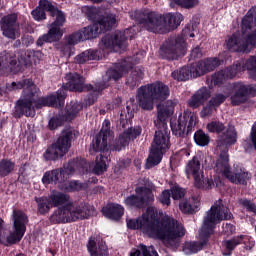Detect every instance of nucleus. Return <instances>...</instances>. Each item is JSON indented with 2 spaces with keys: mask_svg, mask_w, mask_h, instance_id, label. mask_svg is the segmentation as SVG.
<instances>
[{
  "mask_svg": "<svg viewBox=\"0 0 256 256\" xmlns=\"http://www.w3.org/2000/svg\"><path fill=\"white\" fill-rule=\"evenodd\" d=\"M128 229L141 231L148 237L160 239L166 247H177L179 237L185 235L183 225L172 217L165 216L161 221L157 219V208L148 207L146 213L135 219L127 220Z\"/></svg>",
  "mask_w": 256,
  "mask_h": 256,
  "instance_id": "1",
  "label": "nucleus"
},
{
  "mask_svg": "<svg viewBox=\"0 0 256 256\" xmlns=\"http://www.w3.org/2000/svg\"><path fill=\"white\" fill-rule=\"evenodd\" d=\"M92 169L93 173L96 175H102L107 171L109 167V158L100 154L96 157L95 165L87 164L85 160H76L70 162L63 169H56L53 171L46 172L42 177V183L44 185H49V183L58 184V187L62 191H81L87 189V183H80L79 181L65 182L70 175H75V173H87L89 169Z\"/></svg>",
  "mask_w": 256,
  "mask_h": 256,
  "instance_id": "2",
  "label": "nucleus"
},
{
  "mask_svg": "<svg viewBox=\"0 0 256 256\" xmlns=\"http://www.w3.org/2000/svg\"><path fill=\"white\" fill-rule=\"evenodd\" d=\"M7 89L8 91L24 89L23 95L16 103V117H21V115L35 117V109H41V107H61L67 95L65 89H60L55 94L39 98L37 96V86L31 80L12 82L7 85Z\"/></svg>",
  "mask_w": 256,
  "mask_h": 256,
  "instance_id": "3",
  "label": "nucleus"
},
{
  "mask_svg": "<svg viewBox=\"0 0 256 256\" xmlns=\"http://www.w3.org/2000/svg\"><path fill=\"white\" fill-rule=\"evenodd\" d=\"M39 213H47L52 207H59L50 217L52 223H71L89 217V209L85 204L71 201L65 193L54 191L49 198H36Z\"/></svg>",
  "mask_w": 256,
  "mask_h": 256,
  "instance_id": "4",
  "label": "nucleus"
},
{
  "mask_svg": "<svg viewBox=\"0 0 256 256\" xmlns=\"http://www.w3.org/2000/svg\"><path fill=\"white\" fill-rule=\"evenodd\" d=\"M175 105L177 102L168 100L157 106L158 109V119L155 121V125L158 127L162 126V130H158L155 133L154 140L151 145L150 155L147 158L146 169H151L155 165L161 163L163 159V153L169 149L171 143L169 142V130L165 127L166 119H169L175 111Z\"/></svg>",
  "mask_w": 256,
  "mask_h": 256,
  "instance_id": "5",
  "label": "nucleus"
},
{
  "mask_svg": "<svg viewBox=\"0 0 256 256\" xmlns=\"http://www.w3.org/2000/svg\"><path fill=\"white\" fill-rule=\"evenodd\" d=\"M233 214L227 206L223 205V200H217L204 217L203 225L199 231V239L201 242H186L183 246L185 255H193L203 249V245L207 243L210 235H213V229L217 223L231 219Z\"/></svg>",
  "mask_w": 256,
  "mask_h": 256,
  "instance_id": "6",
  "label": "nucleus"
},
{
  "mask_svg": "<svg viewBox=\"0 0 256 256\" xmlns=\"http://www.w3.org/2000/svg\"><path fill=\"white\" fill-rule=\"evenodd\" d=\"M130 17L151 33H167L171 29H177L183 21L181 13H168L163 16L157 12L136 10L130 13Z\"/></svg>",
  "mask_w": 256,
  "mask_h": 256,
  "instance_id": "7",
  "label": "nucleus"
},
{
  "mask_svg": "<svg viewBox=\"0 0 256 256\" xmlns=\"http://www.w3.org/2000/svg\"><path fill=\"white\" fill-rule=\"evenodd\" d=\"M45 11H49L51 17H54L55 20L51 24L48 33L37 40V45L40 47L43 43H53V41H59V39L63 37V29H61V27H63L66 20L63 11L55 8V6L47 0H40L39 7L33 10L31 15L35 21H43L46 19Z\"/></svg>",
  "mask_w": 256,
  "mask_h": 256,
  "instance_id": "8",
  "label": "nucleus"
},
{
  "mask_svg": "<svg viewBox=\"0 0 256 256\" xmlns=\"http://www.w3.org/2000/svg\"><path fill=\"white\" fill-rule=\"evenodd\" d=\"M256 8L248 11L242 19V33L234 34L226 41L229 51H238L239 53H249L253 47H256Z\"/></svg>",
  "mask_w": 256,
  "mask_h": 256,
  "instance_id": "9",
  "label": "nucleus"
},
{
  "mask_svg": "<svg viewBox=\"0 0 256 256\" xmlns=\"http://www.w3.org/2000/svg\"><path fill=\"white\" fill-rule=\"evenodd\" d=\"M117 23V18L115 15L110 14L108 16H103L96 23L91 26L85 27L78 32L68 36L66 42L68 45H77L81 41H87V39H95V37L109 31L111 27H115Z\"/></svg>",
  "mask_w": 256,
  "mask_h": 256,
  "instance_id": "10",
  "label": "nucleus"
},
{
  "mask_svg": "<svg viewBox=\"0 0 256 256\" xmlns=\"http://www.w3.org/2000/svg\"><path fill=\"white\" fill-rule=\"evenodd\" d=\"M169 97V87L163 82H155L138 89L137 99L142 109L151 111L155 101H165Z\"/></svg>",
  "mask_w": 256,
  "mask_h": 256,
  "instance_id": "11",
  "label": "nucleus"
},
{
  "mask_svg": "<svg viewBox=\"0 0 256 256\" xmlns=\"http://www.w3.org/2000/svg\"><path fill=\"white\" fill-rule=\"evenodd\" d=\"M219 65H221L219 59L208 58L193 64L191 67H184L172 72V77L176 79V81H187L191 79V77H201V75L213 71V69H216Z\"/></svg>",
  "mask_w": 256,
  "mask_h": 256,
  "instance_id": "12",
  "label": "nucleus"
},
{
  "mask_svg": "<svg viewBox=\"0 0 256 256\" xmlns=\"http://www.w3.org/2000/svg\"><path fill=\"white\" fill-rule=\"evenodd\" d=\"M249 71V75L252 79L256 80V56H250L247 60L242 61V63H236L230 68H226L211 77L210 87L213 85H219V83H223L226 79H233L237 75V73H241V71Z\"/></svg>",
  "mask_w": 256,
  "mask_h": 256,
  "instance_id": "13",
  "label": "nucleus"
},
{
  "mask_svg": "<svg viewBox=\"0 0 256 256\" xmlns=\"http://www.w3.org/2000/svg\"><path fill=\"white\" fill-rule=\"evenodd\" d=\"M214 171L217 175L226 177L231 183H235L236 185H245L249 179V173L243 168H236L233 172L230 171L229 154L225 151L221 152L216 160Z\"/></svg>",
  "mask_w": 256,
  "mask_h": 256,
  "instance_id": "14",
  "label": "nucleus"
},
{
  "mask_svg": "<svg viewBox=\"0 0 256 256\" xmlns=\"http://www.w3.org/2000/svg\"><path fill=\"white\" fill-rule=\"evenodd\" d=\"M186 175L188 179L193 177L194 185L198 189H213L219 185L220 179L214 176V179L207 178L201 170V162H199V157L195 156L191 161L188 162L186 166Z\"/></svg>",
  "mask_w": 256,
  "mask_h": 256,
  "instance_id": "15",
  "label": "nucleus"
},
{
  "mask_svg": "<svg viewBox=\"0 0 256 256\" xmlns=\"http://www.w3.org/2000/svg\"><path fill=\"white\" fill-rule=\"evenodd\" d=\"M184 36H178L167 40L160 48V55L164 59H177L185 55V37H195L194 33L189 34V28L183 30Z\"/></svg>",
  "mask_w": 256,
  "mask_h": 256,
  "instance_id": "16",
  "label": "nucleus"
},
{
  "mask_svg": "<svg viewBox=\"0 0 256 256\" xmlns=\"http://www.w3.org/2000/svg\"><path fill=\"white\" fill-rule=\"evenodd\" d=\"M71 139H73V132L69 129L63 131L57 141L46 150L45 159L55 161L67 155L71 149Z\"/></svg>",
  "mask_w": 256,
  "mask_h": 256,
  "instance_id": "17",
  "label": "nucleus"
},
{
  "mask_svg": "<svg viewBox=\"0 0 256 256\" xmlns=\"http://www.w3.org/2000/svg\"><path fill=\"white\" fill-rule=\"evenodd\" d=\"M153 189V183L149 180H144V186L136 188V196H128L125 199V205L127 207H144L147 203H151L155 200V196L151 191Z\"/></svg>",
  "mask_w": 256,
  "mask_h": 256,
  "instance_id": "18",
  "label": "nucleus"
},
{
  "mask_svg": "<svg viewBox=\"0 0 256 256\" xmlns=\"http://www.w3.org/2000/svg\"><path fill=\"white\" fill-rule=\"evenodd\" d=\"M132 31H135V28H130L124 32L118 31L103 37L100 42V49H108V51H115L116 53L125 51L127 48V37H129V33Z\"/></svg>",
  "mask_w": 256,
  "mask_h": 256,
  "instance_id": "19",
  "label": "nucleus"
},
{
  "mask_svg": "<svg viewBox=\"0 0 256 256\" xmlns=\"http://www.w3.org/2000/svg\"><path fill=\"white\" fill-rule=\"evenodd\" d=\"M27 215L23 213L21 210L13 211V232L7 237V242L11 245L15 243H19L21 239H23V235H25V231L27 229Z\"/></svg>",
  "mask_w": 256,
  "mask_h": 256,
  "instance_id": "20",
  "label": "nucleus"
},
{
  "mask_svg": "<svg viewBox=\"0 0 256 256\" xmlns=\"http://www.w3.org/2000/svg\"><path fill=\"white\" fill-rule=\"evenodd\" d=\"M197 125V116L195 114H181L177 120L170 123L172 133L176 137H185V133H189L193 127Z\"/></svg>",
  "mask_w": 256,
  "mask_h": 256,
  "instance_id": "21",
  "label": "nucleus"
},
{
  "mask_svg": "<svg viewBox=\"0 0 256 256\" xmlns=\"http://www.w3.org/2000/svg\"><path fill=\"white\" fill-rule=\"evenodd\" d=\"M111 122L109 120H105L102 124V129L98 136L92 142V146L90 147V153H97L99 151H105L107 149V141L111 139Z\"/></svg>",
  "mask_w": 256,
  "mask_h": 256,
  "instance_id": "22",
  "label": "nucleus"
},
{
  "mask_svg": "<svg viewBox=\"0 0 256 256\" xmlns=\"http://www.w3.org/2000/svg\"><path fill=\"white\" fill-rule=\"evenodd\" d=\"M233 91L234 94L231 95L232 105H241L247 101L251 93H256V86L238 82L233 85Z\"/></svg>",
  "mask_w": 256,
  "mask_h": 256,
  "instance_id": "23",
  "label": "nucleus"
},
{
  "mask_svg": "<svg viewBox=\"0 0 256 256\" xmlns=\"http://www.w3.org/2000/svg\"><path fill=\"white\" fill-rule=\"evenodd\" d=\"M243 244L245 249H253L255 247V240L251 236L240 235L235 236L230 240H226L223 242V246L226 249V252L223 253L224 256H229L233 253L234 249L237 245Z\"/></svg>",
  "mask_w": 256,
  "mask_h": 256,
  "instance_id": "24",
  "label": "nucleus"
},
{
  "mask_svg": "<svg viewBox=\"0 0 256 256\" xmlns=\"http://www.w3.org/2000/svg\"><path fill=\"white\" fill-rule=\"evenodd\" d=\"M1 29L4 37H7L8 39H17L20 35L17 15L11 14L2 18Z\"/></svg>",
  "mask_w": 256,
  "mask_h": 256,
  "instance_id": "25",
  "label": "nucleus"
},
{
  "mask_svg": "<svg viewBox=\"0 0 256 256\" xmlns=\"http://www.w3.org/2000/svg\"><path fill=\"white\" fill-rule=\"evenodd\" d=\"M66 79L68 80V83L64 86L65 89H68L69 91H91L93 90L92 85H86L85 86V79L77 73H69L66 75Z\"/></svg>",
  "mask_w": 256,
  "mask_h": 256,
  "instance_id": "26",
  "label": "nucleus"
},
{
  "mask_svg": "<svg viewBox=\"0 0 256 256\" xmlns=\"http://www.w3.org/2000/svg\"><path fill=\"white\" fill-rule=\"evenodd\" d=\"M87 247L91 256H109V249L104 241H97V239L91 238Z\"/></svg>",
  "mask_w": 256,
  "mask_h": 256,
  "instance_id": "27",
  "label": "nucleus"
},
{
  "mask_svg": "<svg viewBox=\"0 0 256 256\" xmlns=\"http://www.w3.org/2000/svg\"><path fill=\"white\" fill-rule=\"evenodd\" d=\"M200 205H201V200L199 199V197L194 196L189 199L182 200L179 204V209L182 213L191 215L199 211Z\"/></svg>",
  "mask_w": 256,
  "mask_h": 256,
  "instance_id": "28",
  "label": "nucleus"
},
{
  "mask_svg": "<svg viewBox=\"0 0 256 256\" xmlns=\"http://www.w3.org/2000/svg\"><path fill=\"white\" fill-rule=\"evenodd\" d=\"M131 60L127 59L121 64H118L114 67V69H110L106 73V77L109 79H114V81H117V79H121L129 69H133V66H131Z\"/></svg>",
  "mask_w": 256,
  "mask_h": 256,
  "instance_id": "29",
  "label": "nucleus"
},
{
  "mask_svg": "<svg viewBox=\"0 0 256 256\" xmlns=\"http://www.w3.org/2000/svg\"><path fill=\"white\" fill-rule=\"evenodd\" d=\"M29 65V61L27 60H19L17 64V60L10 59L9 65H7L5 62H0V75H3L4 73H9L11 71L12 73H19L21 71V68L27 67Z\"/></svg>",
  "mask_w": 256,
  "mask_h": 256,
  "instance_id": "30",
  "label": "nucleus"
},
{
  "mask_svg": "<svg viewBox=\"0 0 256 256\" xmlns=\"http://www.w3.org/2000/svg\"><path fill=\"white\" fill-rule=\"evenodd\" d=\"M102 213L104 217H107V219L118 221V219H121V217H123V213H125V208H123V206L119 204H108L102 209Z\"/></svg>",
  "mask_w": 256,
  "mask_h": 256,
  "instance_id": "31",
  "label": "nucleus"
},
{
  "mask_svg": "<svg viewBox=\"0 0 256 256\" xmlns=\"http://www.w3.org/2000/svg\"><path fill=\"white\" fill-rule=\"evenodd\" d=\"M211 97V92L207 88H201L196 94L189 100L188 105L193 109H197L200 105H203L207 99Z\"/></svg>",
  "mask_w": 256,
  "mask_h": 256,
  "instance_id": "32",
  "label": "nucleus"
},
{
  "mask_svg": "<svg viewBox=\"0 0 256 256\" xmlns=\"http://www.w3.org/2000/svg\"><path fill=\"white\" fill-rule=\"evenodd\" d=\"M82 109L83 105H81V103L77 101H71L66 105L65 111L62 114L63 119L65 121H73V119H75V117H77L79 113H81Z\"/></svg>",
  "mask_w": 256,
  "mask_h": 256,
  "instance_id": "33",
  "label": "nucleus"
},
{
  "mask_svg": "<svg viewBox=\"0 0 256 256\" xmlns=\"http://www.w3.org/2000/svg\"><path fill=\"white\" fill-rule=\"evenodd\" d=\"M237 141V132H235V127L229 126L226 133H224L218 140L219 149H224V147H229Z\"/></svg>",
  "mask_w": 256,
  "mask_h": 256,
  "instance_id": "34",
  "label": "nucleus"
},
{
  "mask_svg": "<svg viewBox=\"0 0 256 256\" xmlns=\"http://www.w3.org/2000/svg\"><path fill=\"white\" fill-rule=\"evenodd\" d=\"M139 135H141V129L139 127L130 128L120 136L118 143H120L121 147H125L129 141L137 139Z\"/></svg>",
  "mask_w": 256,
  "mask_h": 256,
  "instance_id": "35",
  "label": "nucleus"
},
{
  "mask_svg": "<svg viewBox=\"0 0 256 256\" xmlns=\"http://www.w3.org/2000/svg\"><path fill=\"white\" fill-rule=\"evenodd\" d=\"M99 57V51L90 49L76 56V61L77 63H87V61H97Z\"/></svg>",
  "mask_w": 256,
  "mask_h": 256,
  "instance_id": "36",
  "label": "nucleus"
},
{
  "mask_svg": "<svg viewBox=\"0 0 256 256\" xmlns=\"http://www.w3.org/2000/svg\"><path fill=\"white\" fill-rule=\"evenodd\" d=\"M141 253L143 256H159V254H157V251H155V248H153V246H145L143 244H140L138 249H133L130 252V256H141Z\"/></svg>",
  "mask_w": 256,
  "mask_h": 256,
  "instance_id": "37",
  "label": "nucleus"
},
{
  "mask_svg": "<svg viewBox=\"0 0 256 256\" xmlns=\"http://www.w3.org/2000/svg\"><path fill=\"white\" fill-rule=\"evenodd\" d=\"M184 7L189 9L199 5V0H170V7Z\"/></svg>",
  "mask_w": 256,
  "mask_h": 256,
  "instance_id": "38",
  "label": "nucleus"
},
{
  "mask_svg": "<svg viewBox=\"0 0 256 256\" xmlns=\"http://www.w3.org/2000/svg\"><path fill=\"white\" fill-rule=\"evenodd\" d=\"M15 169V163L11 160H2L0 161V175L5 177Z\"/></svg>",
  "mask_w": 256,
  "mask_h": 256,
  "instance_id": "39",
  "label": "nucleus"
},
{
  "mask_svg": "<svg viewBox=\"0 0 256 256\" xmlns=\"http://www.w3.org/2000/svg\"><path fill=\"white\" fill-rule=\"evenodd\" d=\"M194 140L197 145H200V147H205V145H209V136L201 130L197 131L194 134Z\"/></svg>",
  "mask_w": 256,
  "mask_h": 256,
  "instance_id": "40",
  "label": "nucleus"
},
{
  "mask_svg": "<svg viewBox=\"0 0 256 256\" xmlns=\"http://www.w3.org/2000/svg\"><path fill=\"white\" fill-rule=\"evenodd\" d=\"M140 79H143V70H141L139 67H135L131 71V77L127 79V83L130 85H135L137 81H140Z\"/></svg>",
  "mask_w": 256,
  "mask_h": 256,
  "instance_id": "41",
  "label": "nucleus"
},
{
  "mask_svg": "<svg viewBox=\"0 0 256 256\" xmlns=\"http://www.w3.org/2000/svg\"><path fill=\"white\" fill-rule=\"evenodd\" d=\"M158 201L162 203V205L169 207V205H171V190L162 191V193L158 196Z\"/></svg>",
  "mask_w": 256,
  "mask_h": 256,
  "instance_id": "42",
  "label": "nucleus"
},
{
  "mask_svg": "<svg viewBox=\"0 0 256 256\" xmlns=\"http://www.w3.org/2000/svg\"><path fill=\"white\" fill-rule=\"evenodd\" d=\"M82 13H85V15H86V17H88V19L95 21V19H97L98 10L95 7L84 6V7H82Z\"/></svg>",
  "mask_w": 256,
  "mask_h": 256,
  "instance_id": "43",
  "label": "nucleus"
},
{
  "mask_svg": "<svg viewBox=\"0 0 256 256\" xmlns=\"http://www.w3.org/2000/svg\"><path fill=\"white\" fill-rule=\"evenodd\" d=\"M229 97V94H216L211 100H210V105L213 107H219L221 103L225 102V99Z\"/></svg>",
  "mask_w": 256,
  "mask_h": 256,
  "instance_id": "44",
  "label": "nucleus"
},
{
  "mask_svg": "<svg viewBox=\"0 0 256 256\" xmlns=\"http://www.w3.org/2000/svg\"><path fill=\"white\" fill-rule=\"evenodd\" d=\"M171 194H172V198L174 200H179L182 197H185V189L179 187V185H175L171 188L170 190Z\"/></svg>",
  "mask_w": 256,
  "mask_h": 256,
  "instance_id": "45",
  "label": "nucleus"
},
{
  "mask_svg": "<svg viewBox=\"0 0 256 256\" xmlns=\"http://www.w3.org/2000/svg\"><path fill=\"white\" fill-rule=\"evenodd\" d=\"M207 129L210 133H221V131L224 129V126L223 123L220 122H211L207 125Z\"/></svg>",
  "mask_w": 256,
  "mask_h": 256,
  "instance_id": "46",
  "label": "nucleus"
},
{
  "mask_svg": "<svg viewBox=\"0 0 256 256\" xmlns=\"http://www.w3.org/2000/svg\"><path fill=\"white\" fill-rule=\"evenodd\" d=\"M239 204L247 209V211H252V213H256V206L253 204V202L247 200V199H240Z\"/></svg>",
  "mask_w": 256,
  "mask_h": 256,
  "instance_id": "47",
  "label": "nucleus"
},
{
  "mask_svg": "<svg viewBox=\"0 0 256 256\" xmlns=\"http://www.w3.org/2000/svg\"><path fill=\"white\" fill-rule=\"evenodd\" d=\"M63 121H66L65 119H63V114L62 116L59 117H54L49 121V127L50 129H57L60 125L63 124Z\"/></svg>",
  "mask_w": 256,
  "mask_h": 256,
  "instance_id": "48",
  "label": "nucleus"
},
{
  "mask_svg": "<svg viewBox=\"0 0 256 256\" xmlns=\"http://www.w3.org/2000/svg\"><path fill=\"white\" fill-rule=\"evenodd\" d=\"M235 226H233L232 224H223L222 226V233H224V235H233V233H235Z\"/></svg>",
  "mask_w": 256,
  "mask_h": 256,
  "instance_id": "49",
  "label": "nucleus"
},
{
  "mask_svg": "<svg viewBox=\"0 0 256 256\" xmlns=\"http://www.w3.org/2000/svg\"><path fill=\"white\" fill-rule=\"evenodd\" d=\"M215 111V106L209 102V104L201 111V117H208V115H211Z\"/></svg>",
  "mask_w": 256,
  "mask_h": 256,
  "instance_id": "50",
  "label": "nucleus"
},
{
  "mask_svg": "<svg viewBox=\"0 0 256 256\" xmlns=\"http://www.w3.org/2000/svg\"><path fill=\"white\" fill-rule=\"evenodd\" d=\"M29 176V166H23L20 168L19 170V181H23V179H25V177Z\"/></svg>",
  "mask_w": 256,
  "mask_h": 256,
  "instance_id": "51",
  "label": "nucleus"
},
{
  "mask_svg": "<svg viewBox=\"0 0 256 256\" xmlns=\"http://www.w3.org/2000/svg\"><path fill=\"white\" fill-rule=\"evenodd\" d=\"M191 57H193V59H197L201 57V48L199 47L194 48L191 52Z\"/></svg>",
  "mask_w": 256,
  "mask_h": 256,
  "instance_id": "52",
  "label": "nucleus"
},
{
  "mask_svg": "<svg viewBox=\"0 0 256 256\" xmlns=\"http://www.w3.org/2000/svg\"><path fill=\"white\" fill-rule=\"evenodd\" d=\"M33 58L35 63H37V59L38 61H41V59H43V53L41 51H36L34 52Z\"/></svg>",
  "mask_w": 256,
  "mask_h": 256,
  "instance_id": "53",
  "label": "nucleus"
},
{
  "mask_svg": "<svg viewBox=\"0 0 256 256\" xmlns=\"http://www.w3.org/2000/svg\"><path fill=\"white\" fill-rule=\"evenodd\" d=\"M0 243H3V219L0 218Z\"/></svg>",
  "mask_w": 256,
  "mask_h": 256,
  "instance_id": "54",
  "label": "nucleus"
},
{
  "mask_svg": "<svg viewBox=\"0 0 256 256\" xmlns=\"http://www.w3.org/2000/svg\"><path fill=\"white\" fill-rule=\"evenodd\" d=\"M64 55H67L69 53V46L64 47Z\"/></svg>",
  "mask_w": 256,
  "mask_h": 256,
  "instance_id": "55",
  "label": "nucleus"
},
{
  "mask_svg": "<svg viewBox=\"0 0 256 256\" xmlns=\"http://www.w3.org/2000/svg\"><path fill=\"white\" fill-rule=\"evenodd\" d=\"M91 1H93V3H101V1L103 0H91Z\"/></svg>",
  "mask_w": 256,
  "mask_h": 256,
  "instance_id": "56",
  "label": "nucleus"
},
{
  "mask_svg": "<svg viewBox=\"0 0 256 256\" xmlns=\"http://www.w3.org/2000/svg\"><path fill=\"white\" fill-rule=\"evenodd\" d=\"M115 151H121L120 147H114Z\"/></svg>",
  "mask_w": 256,
  "mask_h": 256,
  "instance_id": "57",
  "label": "nucleus"
},
{
  "mask_svg": "<svg viewBox=\"0 0 256 256\" xmlns=\"http://www.w3.org/2000/svg\"><path fill=\"white\" fill-rule=\"evenodd\" d=\"M250 243H251V242H250L249 240L246 241V244H247V245H250Z\"/></svg>",
  "mask_w": 256,
  "mask_h": 256,
  "instance_id": "58",
  "label": "nucleus"
},
{
  "mask_svg": "<svg viewBox=\"0 0 256 256\" xmlns=\"http://www.w3.org/2000/svg\"><path fill=\"white\" fill-rule=\"evenodd\" d=\"M88 105H93V101H92V102H89Z\"/></svg>",
  "mask_w": 256,
  "mask_h": 256,
  "instance_id": "59",
  "label": "nucleus"
},
{
  "mask_svg": "<svg viewBox=\"0 0 256 256\" xmlns=\"http://www.w3.org/2000/svg\"><path fill=\"white\" fill-rule=\"evenodd\" d=\"M101 90H103V87L98 89V91H101Z\"/></svg>",
  "mask_w": 256,
  "mask_h": 256,
  "instance_id": "60",
  "label": "nucleus"
}]
</instances>
